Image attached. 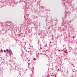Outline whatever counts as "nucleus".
Segmentation results:
<instances>
[{
  "label": "nucleus",
  "mask_w": 77,
  "mask_h": 77,
  "mask_svg": "<svg viewBox=\"0 0 77 77\" xmlns=\"http://www.w3.org/2000/svg\"><path fill=\"white\" fill-rule=\"evenodd\" d=\"M45 47H47V46H45Z\"/></svg>",
  "instance_id": "2eb2a0df"
},
{
  "label": "nucleus",
  "mask_w": 77,
  "mask_h": 77,
  "mask_svg": "<svg viewBox=\"0 0 77 77\" xmlns=\"http://www.w3.org/2000/svg\"><path fill=\"white\" fill-rule=\"evenodd\" d=\"M23 23H24L25 24H22L20 25V28H22V29L23 28H24V27L25 26H26V20H25L23 21Z\"/></svg>",
  "instance_id": "f257e3e1"
},
{
  "label": "nucleus",
  "mask_w": 77,
  "mask_h": 77,
  "mask_svg": "<svg viewBox=\"0 0 77 77\" xmlns=\"http://www.w3.org/2000/svg\"><path fill=\"white\" fill-rule=\"evenodd\" d=\"M3 51L2 49H1V50L0 51Z\"/></svg>",
  "instance_id": "1a4fd4ad"
},
{
  "label": "nucleus",
  "mask_w": 77,
  "mask_h": 77,
  "mask_svg": "<svg viewBox=\"0 0 77 77\" xmlns=\"http://www.w3.org/2000/svg\"><path fill=\"white\" fill-rule=\"evenodd\" d=\"M72 66H73V67H74V66L73 65H72Z\"/></svg>",
  "instance_id": "423d86ee"
},
{
  "label": "nucleus",
  "mask_w": 77,
  "mask_h": 77,
  "mask_svg": "<svg viewBox=\"0 0 77 77\" xmlns=\"http://www.w3.org/2000/svg\"><path fill=\"white\" fill-rule=\"evenodd\" d=\"M68 47H69V46H68Z\"/></svg>",
  "instance_id": "dca6fc26"
},
{
  "label": "nucleus",
  "mask_w": 77,
  "mask_h": 77,
  "mask_svg": "<svg viewBox=\"0 0 77 77\" xmlns=\"http://www.w3.org/2000/svg\"><path fill=\"white\" fill-rule=\"evenodd\" d=\"M11 51V50H9L8 49H6V51H7V52H9V51Z\"/></svg>",
  "instance_id": "7ed1b4c3"
},
{
  "label": "nucleus",
  "mask_w": 77,
  "mask_h": 77,
  "mask_svg": "<svg viewBox=\"0 0 77 77\" xmlns=\"http://www.w3.org/2000/svg\"><path fill=\"white\" fill-rule=\"evenodd\" d=\"M16 59V58H14V59Z\"/></svg>",
  "instance_id": "ddd939ff"
},
{
  "label": "nucleus",
  "mask_w": 77,
  "mask_h": 77,
  "mask_svg": "<svg viewBox=\"0 0 77 77\" xmlns=\"http://www.w3.org/2000/svg\"><path fill=\"white\" fill-rule=\"evenodd\" d=\"M70 48H71V49L72 48H71V47H70Z\"/></svg>",
  "instance_id": "f8f14e48"
},
{
  "label": "nucleus",
  "mask_w": 77,
  "mask_h": 77,
  "mask_svg": "<svg viewBox=\"0 0 77 77\" xmlns=\"http://www.w3.org/2000/svg\"><path fill=\"white\" fill-rule=\"evenodd\" d=\"M64 24H65V23H62V26H64Z\"/></svg>",
  "instance_id": "20e7f679"
},
{
  "label": "nucleus",
  "mask_w": 77,
  "mask_h": 77,
  "mask_svg": "<svg viewBox=\"0 0 77 77\" xmlns=\"http://www.w3.org/2000/svg\"><path fill=\"white\" fill-rule=\"evenodd\" d=\"M41 44L40 45V47H41Z\"/></svg>",
  "instance_id": "0eeeda50"
},
{
  "label": "nucleus",
  "mask_w": 77,
  "mask_h": 77,
  "mask_svg": "<svg viewBox=\"0 0 77 77\" xmlns=\"http://www.w3.org/2000/svg\"><path fill=\"white\" fill-rule=\"evenodd\" d=\"M1 24H2V23H1Z\"/></svg>",
  "instance_id": "f3484780"
},
{
  "label": "nucleus",
  "mask_w": 77,
  "mask_h": 77,
  "mask_svg": "<svg viewBox=\"0 0 77 77\" xmlns=\"http://www.w3.org/2000/svg\"><path fill=\"white\" fill-rule=\"evenodd\" d=\"M12 54V53H11V54Z\"/></svg>",
  "instance_id": "9b49d317"
},
{
  "label": "nucleus",
  "mask_w": 77,
  "mask_h": 77,
  "mask_svg": "<svg viewBox=\"0 0 77 77\" xmlns=\"http://www.w3.org/2000/svg\"><path fill=\"white\" fill-rule=\"evenodd\" d=\"M36 57H39V55H37L36 56Z\"/></svg>",
  "instance_id": "39448f33"
},
{
  "label": "nucleus",
  "mask_w": 77,
  "mask_h": 77,
  "mask_svg": "<svg viewBox=\"0 0 77 77\" xmlns=\"http://www.w3.org/2000/svg\"><path fill=\"white\" fill-rule=\"evenodd\" d=\"M4 52H6V50H4Z\"/></svg>",
  "instance_id": "6e6552de"
},
{
  "label": "nucleus",
  "mask_w": 77,
  "mask_h": 77,
  "mask_svg": "<svg viewBox=\"0 0 77 77\" xmlns=\"http://www.w3.org/2000/svg\"><path fill=\"white\" fill-rule=\"evenodd\" d=\"M63 47H64V45H63Z\"/></svg>",
  "instance_id": "4468645a"
},
{
  "label": "nucleus",
  "mask_w": 77,
  "mask_h": 77,
  "mask_svg": "<svg viewBox=\"0 0 77 77\" xmlns=\"http://www.w3.org/2000/svg\"><path fill=\"white\" fill-rule=\"evenodd\" d=\"M27 52H29V50H30V48H28L26 50Z\"/></svg>",
  "instance_id": "f03ea898"
},
{
  "label": "nucleus",
  "mask_w": 77,
  "mask_h": 77,
  "mask_svg": "<svg viewBox=\"0 0 77 77\" xmlns=\"http://www.w3.org/2000/svg\"><path fill=\"white\" fill-rule=\"evenodd\" d=\"M40 49L41 50L42 49V48H41V47H40Z\"/></svg>",
  "instance_id": "9d476101"
}]
</instances>
